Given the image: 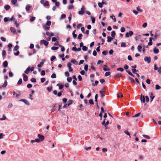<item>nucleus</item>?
I'll return each instance as SVG.
<instances>
[{
	"label": "nucleus",
	"mask_w": 161,
	"mask_h": 161,
	"mask_svg": "<svg viewBox=\"0 0 161 161\" xmlns=\"http://www.w3.org/2000/svg\"><path fill=\"white\" fill-rule=\"evenodd\" d=\"M85 10V8L84 6H82V7L81 9V10L79 11L78 14L81 15H83L84 13Z\"/></svg>",
	"instance_id": "f257e3e1"
},
{
	"label": "nucleus",
	"mask_w": 161,
	"mask_h": 161,
	"mask_svg": "<svg viewBox=\"0 0 161 161\" xmlns=\"http://www.w3.org/2000/svg\"><path fill=\"white\" fill-rule=\"evenodd\" d=\"M133 34V32L132 31H130L129 32H127L125 35V36L126 37H128L129 36H131Z\"/></svg>",
	"instance_id": "f03ea898"
},
{
	"label": "nucleus",
	"mask_w": 161,
	"mask_h": 161,
	"mask_svg": "<svg viewBox=\"0 0 161 161\" xmlns=\"http://www.w3.org/2000/svg\"><path fill=\"white\" fill-rule=\"evenodd\" d=\"M144 60L145 62H147L148 64H149L151 62V58L150 57L146 56L145 57Z\"/></svg>",
	"instance_id": "7ed1b4c3"
},
{
	"label": "nucleus",
	"mask_w": 161,
	"mask_h": 161,
	"mask_svg": "<svg viewBox=\"0 0 161 161\" xmlns=\"http://www.w3.org/2000/svg\"><path fill=\"white\" fill-rule=\"evenodd\" d=\"M40 43L43 44L45 46H47L48 45L49 42L45 40H42L40 41Z\"/></svg>",
	"instance_id": "20e7f679"
},
{
	"label": "nucleus",
	"mask_w": 161,
	"mask_h": 161,
	"mask_svg": "<svg viewBox=\"0 0 161 161\" xmlns=\"http://www.w3.org/2000/svg\"><path fill=\"white\" fill-rule=\"evenodd\" d=\"M38 137L39 138L41 142L43 141L44 139V136L43 135H41L40 134L38 135Z\"/></svg>",
	"instance_id": "39448f33"
},
{
	"label": "nucleus",
	"mask_w": 161,
	"mask_h": 161,
	"mask_svg": "<svg viewBox=\"0 0 161 161\" xmlns=\"http://www.w3.org/2000/svg\"><path fill=\"white\" fill-rule=\"evenodd\" d=\"M22 76L23 77V80L25 81H26L28 80V78L27 75H25V74L23 73L22 74Z\"/></svg>",
	"instance_id": "423d86ee"
},
{
	"label": "nucleus",
	"mask_w": 161,
	"mask_h": 161,
	"mask_svg": "<svg viewBox=\"0 0 161 161\" xmlns=\"http://www.w3.org/2000/svg\"><path fill=\"white\" fill-rule=\"evenodd\" d=\"M20 101L24 102L25 104L27 105H30L29 103L27 100L25 99H21Z\"/></svg>",
	"instance_id": "0eeeda50"
},
{
	"label": "nucleus",
	"mask_w": 161,
	"mask_h": 161,
	"mask_svg": "<svg viewBox=\"0 0 161 161\" xmlns=\"http://www.w3.org/2000/svg\"><path fill=\"white\" fill-rule=\"evenodd\" d=\"M103 70L105 71L110 70V69L107 67V66L106 65H104L103 66Z\"/></svg>",
	"instance_id": "6e6552de"
},
{
	"label": "nucleus",
	"mask_w": 161,
	"mask_h": 161,
	"mask_svg": "<svg viewBox=\"0 0 161 161\" xmlns=\"http://www.w3.org/2000/svg\"><path fill=\"white\" fill-rule=\"evenodd\" d=\"M10 30L14 34L16 33V30L14 27H11L10 28Z\"/></svg>",
	"instance_id": "1a4fd4ad"
},
{
	"label": "nucleus",
	"mask_w": 161,
	"mask_h": 161,
	"mask_svg": "<svg viewBox=\"0 0 161 161\" xmlns=\"http://www.w3.org/2000/svg\"><path fill=\"white\" fill-rule=\"evenodd\" d=\"M35 142H41V141H40V139L38 138L34 140H32L31 141V142L32 143H33Z\"/></svg>",
	"instance_id": "9d476101"
},
{
	"label": "nucleus",
	"mask_w": 161,
	"mask_h": 161,
	"mask_svg": "<svg viewBox=\"0 0 161 161\" xmlns=\"http://www.w3.org/2000/svg\"><path fill=\"white\" fill-rule=\"evenodd\" d=\"M8 65V63L7 61H5L3 63V66L4 68H6L7 67Z\"/></svg>",
	"instance_id": "9b49d317"
},
{
	"label": "nucleus",
	"mask_w": 161,
	"mask_h": 161,
	"mask_svg": "<svg viewBox=\"0 0 161 161\" xmlns=\"http://www.w3.org/2000/svg\"><path fill=\"white\" fill-rule=\"evenodd\" d=\"M31 8V6L30 5L28 4L27 5H26L25 7V9H26V11L27 12L29 11L30 10Z\"/></svg>",
	"instance_id": "f8f14e48"
},
{
	"label": "nucleus",
	"mask_w": 161,
	"mask_h": 161,
	"mask_svg": "<svg viewBox=\"0 0 161 161\" xmlns=\"http://www.w3.org/2000/svg\"><path fill=\"white\" fill-rule=\"evenodd\" d=\"M122 75V74L120 73H117L115 75L114 77L115 78H120L121 76Z\"/></svg>",
	"instance_id": "ddd939ff"
},
{
	"label": "nucleus",
	"mask_w": 161,
	"mask_h": 161,
	"mask_svg": "<svg viewBox=\"0 0 161 161\" xmlns=\"http://www.w3.org/2000/svg\"><path fill=\"white\" fill-rule=\"evenodd\" d=\"M153 52L155 53H158L159 52V50L155 47L153 48Z\"/></svg>",
	"instance_id": "4468645a"
},
{
	"label": "nucleus",
	"mask_w": 161,
	"mask_h": 161,
	"mask_svg": "<svg viewBox=\"0 0 161 161\" xmlns=\"http://www.w3.org/2000/svg\"><path fill=\"white\" fill-rule=\"evenodd\" d=\"M30 67H28L27 69L25 71V73L26 74H28L30 72H31Z\"/></svg>",
	"instance_id": "2eb2a0df"
},
{
	"label": "nucleus",
	"mask_w": 161,
	"mask_h": 161,
	"mask_svg": "<svg viewBox=\"0 0 161 161\" xmlns=\"http://www.w3.org/2000/svg\"><path fill=\"white\" fill-rule=\"evenodd\" d=\"M71 62L75 65H77L78 63L77 61L75 59H72L71 60Z\"/></svg>",
	"instance_id": "dca6fc26"
},
{
	"label": "nucleus",
	"mask_w": 161,
	"mask_h": 161,
	"mask_svg": "<svg viewBox=\"0 0 161 161\" xmlns=\"http://www.w3.org/2000/svg\"><path fill=\"white\" fill-rule=\"evenodd\" d=\"M4 21L5 22H6L8 21H10V18L9 17L4 18Z\"/></svg>",
	"instance_id": "f3484780"
},
{
	"label": "nucleus",
	"mask_w": 161,
	"mask_h": 161,
	"mask_svg": "<svg viewBox=\"0 0 161 161\" xmlns=\"http://www.w3.org/2000/svg\"><path fill=\"white\" fill-rule=\"evenodd\" d=\"M107 41L108 42H110L113 39V38L112 37H110L109 36H108L107 37Z\"/></svg>",
	"instance_id": "a211bd4d"
},
{
	"label": "nucleus",
	"mask_w": 161,
	"mask_h": 161,
	"mask_svg": "<svg viewBox=\"0 0 161 161\" xmlns=\"http://www.w3.org/2000/svg\"><path fill=\"white\" fill-rule=\"evenodd\" d=\"M36 19V17L34 16H31L30 17V21L31 22H32L34 21Z\"/></svg>",
	"instance_id": "6ab92c4d"
},
{
	"label": "nucleus",
	"mask_w": 161,
	"mask_h": 161,
	"mask_svg": "<svg viewBox=\"0 0 161 161\" xmlns=\"http://www.w3.org/2000/svg\"><path fill=\"white\" fill-rule=\"evenodd\" d=\"M141 101L142 102L144 103H145V97H144V96H142V95L141 97Z\"/></svg>",
	"instance_id": "aec40b11"
},
{
	"label": "nucleus",
	"mask_w": 161,
	"mask_h": 161,
	"mask_svg": "<svg viewBox=\"0 0 161 161\" xmlns=\"http://www.w3.org/2000/svg\"><path fill=\"white\" fill-rule=\"evenodd\" d=\"M43 28L46 31H48L50 29V27H47L45 25H43Z\"/></svg>",
	"instance_id": "412c9836"
},
{
	"label": "nucleus",
	"mask_w": 161,
	"mask_h": 161,
	"mask_svg": "<svg viewBox=\"0 0 161 161\" xmlns=\"http://www.w3.org/2000/svg\"><path fill=\"white\" fill-rule=\"evenodd\" d=\"M142 47L141 45H138L137 47V50L139 52L142 51Z\"/></svg>",
	"instance_id": "4be33fe9"
},
{
	"label": "nucleus",
	"mask_w": 161,
	"mask_h": 161,
	"mask_svg": "<svg viewBox=\"0 0 161 161\" xmlns=\"http://www.w3.org/2000/svg\"><path fill=\"white\" fill-rule=\"evenodd\" d=\"M10 8V6L8 5H5L4 6L5 9L6 10H8Z\"/></svg>",
	"instance_id": "5701e85b"
},
{
	"label": "nucleus",
	"mask_w": 161,
	"mask_h": 161,
	"mask_svg": "<svg viewBox=\"0 0 161 161\" xmlns=\"http://www.w3.org/2000/svg\"><path fill=\"white\" fill-rule=\"evenodd\" d=\"M7 84H8L7 82V80H6L4 81L3 85H2V87L3 88L5 87L7 85Z\"/></svg>",
	"instance_id": "b1692460"
},
{
	"label": "nucleus",
	"mask_w": 161,
	"mask_h": 161,
	"mask_svg": "<svg viewBox=\"0 0 161 161\" xmlns=\"http://www.w3.org/2000/svg\"><path fill=\"white\" fill-rule=\"evenodd\" d=\"M6 53L5 50H3L2 51V56L3 57H5L6 55Z\"/></svg>",
	"instance_id": "393cba45"
},
{
	"label": "nucleus",
	"mask_w": 161,
	"mask_h": 161,
	"mask_svg": "<svg viewBox=\"0 0 161 161\" xmlns=\"http://www.w3.org/2000/svg\"><path fill=\"white\" fill-rule=\"evenodd\" d=\"M116 33L115 31H113L111 33V36L113 37H114L115 36Z\"/></svg>",
	"instance_id": "a878e982"
},
{
	"label": "nucleus",
	"mask_w": 161,
	"mask_h": 161,
	"mask_svg": "<svg viewBox=\"0 0 161 161\" xmlns=\"http://www.w3.org/2000/svg\"><path fill=\"white\" fill-rule=\"evenodd\" d=\"M43 64H44L43 62H40V64L37 65L38 67V68L41 67L43 65Z\"/></svg>",
	"instance_id": "bb28decb"
},
{
	"label": "nucleus",
	"mask_w": 161,
	"mask_h": 161,
	"mask_svg": "<svg viewBox=\"0 0 161 161\" xmlns=\"http://www.w3.org/2000/svg\"><path fill=\"white\" fill-rule=\"evenodd\" d=\"M91 19H92V23L93 24H94L95 23V17H91Z\"/></svg>",
	"instance_id": "cd10ccee"
},
{
	"label": "nucleus",
	"mask_w": 161,
	"mask_h": 161,
	"mask_svg": "<svg viewBox=\"0 0 161 161\" xmlns=\"http://www.w3.org/2000/svg\"><path fill=\"white\" fill-rule=\"evenodd\" d=\"M57 86H59V89H61L64 87V85H60L59 84H57Z\"/></svg>",
	"instance_id": "c85d7f7f"
},
{
	"label": "nucleus",
	"mask_w": 161,
	"mask_h": 161,
	"mask_svg": "<svg viewBox=\"0 0 161 161\" xmlns=\"http://www.w3.org/2000/svg\"><path fill=\"white\" fill-rule=\"evenodd\" d=\"M14 23L15 24V25L16 27L18 28L19 27V24L18 23V22H17V21H16V20L14 21Z\"/></svg>",
	"instance_id": "c756f323"
},
{
	"label": "nucleus",
	"mask_w": 161,
	"mask_h": 161,
	"mask_svg": "<svg viewBox=\"0 0 161 161\" xmlns=\"http://www.w3.org/2000/svg\"><path fill=\"white\" fill-rule=\"evenodd\" d=\"M22 79H20L17 82V84L18 85H20L22 83Z\"/></svg>",
	"instance_id": "7c9ffc66"
},
{
	"label": "nucleus",
	"mask_w": 161,
	"mask_h": 161,
	"mask_svg": "<svg viewBox=\"0 0 161 161\" xmlns=\"http://www.w3.org/2000/svg\"><path fill=\"white\" fill-rule=\"evenodd\" d=\"M151 95L150 96V97L151 98L150 100H151V102H152V101L153 100V99L154 98V97L153 96V94L152 92L151 93Z\"/></svg>",
	"instance_id": "2f4dec72"
},
{
	"label": "nucleus",
	"mask_w": 161,
	"mask_h": 161,
	"mask_svg": "<svg viewBox=\"0 0 161 161\" xmlns=\"http://www.w3.org/2000/svg\"><path fill=\"white\" fill-rule=\"evenodd\" d=\"M75 30L73 31V36L74 37V38H75L76 37H77V35L75 33Z\"/></svg>",
	"instance_id": "473e14b6"
},
{
	"label": "nucleus",
	"mask_w": 161,
	"mask_h": 161,
	"mask_svg": "<svg viewBox=\"0 0 161 161\" xmlns=\"http://www.w3.org/2000/svg\"><path fill=\"white\" fill-rule=\"evenodd\" d=\"M19 48V47L18 45H16L15 46L14 49V51H16Z\"/></svg>",
	"instance_id": "72a5a7b5"
},
{
	"label": "nucleus",
	"mask_w": 161,
	"mask_h": 161,
	"mask_svg": "<svg viewBox=\"0 0 161 161\" xmlns=\"http://www.w3.org/2000/svg\"><path fill=\"white\" fill-rule=\"evenodd\" d=\"M161 88V87L158 85H156L155 86V89L156 90H159Z\"/></svg>",
	"instance_id": "f704fd0d"
},
{
	"label": "nucleus",
	"mask_w": 161,
	"mask_h": 161,
	"mask_svg": "<svg viewBox=\"0 0 161 161\" xmlns=\"http://www.w3.org/2000/svg\"><path fill=\"white\" fill-rule=\"evenodd\" d=\"M117 70L118 71H120L121 72H122L124 71V69L120 67L117 68Z\"/></svg>",
	"instance_id": "c9c22d12"
},
{
	"label": "nucleus",
	"mask_w": 161,
	"mask_h": 161,
	"mask_svg": "<svg viewBox=\"0 0 161 161\" xmlns=\"http://www.w3.org/2000/svg\"><path fill=\"white\" fill-rule=\"evenodd\" d=\"M82 49L83 51H86L87 50L88 48L86 46H84L83 47Z\"/></svg>",
	"instance_id": "e433bc0d"
},
{
	"label": "nucleus",
	"mask_w": 161,
	"mask_h": 161,
	"mask_svg": "<svg viewBox=\"0 0 161 161\" xmlns=\"http://www.w3.org/2000/svg\"><path fill=\"white\" fill-rule=\"evenodd\" d=\"M43 5L44 6H48L49 5V2L48 1H46L44 3Z\"/></svg>",
	"instance_id": "4c0bfd02"
},
{
	"label": "nucleus",
	"mask_w": 161,
	"mask_h": 161,
	"mask_svg": "<svg viewBox=\"0 0 161 161\" xmlns=\"http://www.w3.org/2000/svg\"><path fill=\"white\" fill-rule=\"evenodd\" d=\"M108 53V52L107 51H104L102 52V54L105 56Z\"/></svg>",
	"instance_id": "58836bf2"
},
{
	"label": "nucleus",
	"mask_w": 161,
	"mask_h": 161,
	"mask_svg": "<svg viewBox=\"0 0 161 161\" xmlns=\"http://www.w3.org/2000/svg\"><path fill=\"white\" fill-rule=\"evenodd\" d=\"M121 47H126V45L125 44V42H123L121 44Z\"/></svg>",
	"instance_id": "ea45409f"
},
{
	"label": "nucleus",
	"mask_w": 161,
	"mask_h": 161,
	"mask_svg": "<svg viewBox=\"0 0 161 161\" xmlns=\"http://www.w3.org/2000/svg\"><path fill=\"white\" fill-rule=\"evenodd\" d=\"M6 119V117L4 115H3V118H0V120H3Z\"/></svg>",
	"instance_id": "a19ab883"
},
{
	"label": "nucleus",
	"mask_w": 161,
	"mask_h": 161,
	"mask_svg": "<svg viewBox=\"0 0 161 161\" xmlns=\"http://www.w3.org/2000/svg\"><path fill=\"white\" fill-rule=\"evenodd\" d=\"M51 77L53 79L56 78V74L54 73L51 76Z\"/></svg>",
	"instance_id": "79ce46f5"
},
{
	"label": "nucleus",
	"mask_w": 161,
	"mask_h": 161,
	"mask_svg": "<svg viewBox=\"0 0 161 161\" xmlns=\"http://www.w3.org/2000/svg\"><path fill=\"white\" fill-rule=\"evenodd\" d=\"M51 22L50 21H47L46 23V25L47 26H50L51 25Z\"/></svg>",
	"instance_id": "37998d69"
},
{
	"label": "nucleus",
	"mask_w": 161,
	"mask_h": 161,
	"mask_svg": "<svg viewBox=\"0 0 161 161\" xmlns=\"http://www.w3.org/2000/svg\"><path fill=\"white\" fill-rule=\"evenodd\" d=\"M82 34H80L78 36V38L80 40L82 39Z\"/></svg>",
	"instance_id": "c03bdc74"
},
{
	"label": "nucleus",
	"mask_w": 161,
	"mask_h": 161,
	"mask_svg": "<svg viewBox=\"0 0 161 161\" xmlns=\"http://www.w3.org/2000/svg\"><path fill=\"white\" fill-rule=\"evenodd\" d=\"M31 81L33 82H35L36 81V79L34 78H32L31 79Z\"/></svg>",
	"instance_id": "a18cd8bd"
},
{
	"label": "nucleus",
	"mask_w": 161,
	"mask_h": 161,
	"mask_svg": "<svg viewBox=\"0 0 161 161\" xmlns=\"http://www.w3.org/2000/svg\"><path fill=\"white\" fill-rule=\"evenodd\" d=\"M110 72H107L105 73V76H107L110 75Z\"/></svg>",
	"instance_id": "49530a36"
},
{
	"label": "nucleus",
	"mask_w": 161,
	"mask_h": 161,
	"mask_svg": "<svg viewBox=\"0 0 161 161\" xmlns=\"http://www.w3.org/2000/svg\"><path fill=\"white\" fill-rule=\"evenodd\" d=\"M58 48V47H51V49L52 50H56Z\"/></svg>",
	"instance_id": "de8ad7c7"
},
{
	"label": "nucleus",
	"mask_w": 161,
	"mask_h": 161,
	"mask_svg": "<svg viewBox=\"0 0 161 161\" xmlns=\"http://www.w3.org/2000/svg\"><path fill=\"white\" fill-rule=\"evenodd\" d=\"M123 96V95L121 93H119L117 94V97H118L119 98L120 97H122Z\"/></svg>",
	"instance_id": "09e8293b"
},
{
	"label": "nucleus",
	"mask_w": 161,
	"mask_h": 161,
	"mask_svg": "<svg viewBox=\"0 0 161 161\" xmlns=\"http://www.w3.org/2000/svg\"><path fill=\"white\" fill-rule=\"evenodd\" d=\"M17 0H12L11 2L13 4L15 5L17 3Z\"/></svg>",
	"instance_id": "8fccbe9b"
},
{
	"label": "nucleus",
	"mask_w": 161,
	"mask_h": 161,
	"mask_svg": "<svg viewBox=\"0 0 161 161\" xmlns=\"http://www.w3.org/2000/svg\"><path fill=\"white\" fill-rule=\"evenodd\" d=\"M73 103V101L72 100H69L68 101V106H69L70 105L72 104Z\"/></svg>",
	"instance_id": "3c124183"
},
{
	"label": "nucleus",
	"mask_w": 161,
	"mask_h": 161,
	"mask_svg": "<svg viewBox=\"0 0 161 161\" xmlns=\"http://www.w3.org/2000/svg\"><path fill=\"white\" fill-rule=\"evenodd\" d=\"M124 133L126 134L127 135H128L130 136V137H131L130 135V133L127 130H125L124 131Z\"/></svg>",
	"instance_id": "603ef678"
},
{
	"label": "nucleus",
	"mask_w": 161,
	"mask_h": 161,
	"mask_svg": "<svg viewBox=\"0 0 161 161\" xmlns=\"http://www.w3.org/2000/svg\"><path fill=\"white\" fill-rule=\"evenodd\" d=\"M125 29L124 27H122L120 29V31L122 32H123L125 31Z\"/></svg>",
	"instance_id": "864d4df0"
},
{
	"label": "nucleus",
	"mask_w": 161,
	"mask_h": 161,
	"mask_svg": "<svg viewBox=\"0 0 161 161\" xmlns=\"http://www.w3.org/2000/svg\"><path fill=\"white\" fill-rule=\"evenodd\" d=\"M136 9L138 11L140 12H142V10L140 8V7L139 6H138L136 8Z\"/></svg>",
	"instance_id": "5fc2aeb1"
},
{
	"label": "nucleus",
	"mask_w": 161,
	"mask_h": 161,
	"mask_svg": "<svg viewBox=\"0 0 161 161\" xmlns=\"http://www.w3.org/2000/svg\"><path fill=\"white\" fill-rule=\"evenodd\" d=\"M72 78L70 77H69L67 78V80L68 82H70L72 80Z\"/></svg>",
	"instance_id": "6e6d98bb"
},
{
	"label": "nucleus",
	"mask_w": 161,
	"mask_h": 161,
	"mask_svg": "<svg viewBox=\"0 0 161 161\" xmlns=\"http://www.w3.org/2000/svg\"><path fill=\"white\" fill-rule=\"evenodd\" d=\"M142 136L148 139H150V137L148 136L145 135H142Z\"/></svg>",
	"instance_id": "4d7b16f0"
},
{
	"label": "nucleus",
	"mask_w": 161,
	"mask_h": 161,
	"mask_svg": "<svg viewBox=\"0 0 161 161\" xmlns=\"http://www.w3.org/2000/svg\"><path fill=\"white\" fill-rule=\"evenodd\" d=\"M56 58V57L54 56H53L51 58V61H53Z\"/></svg>",
	"instance_id": "13d9d810"
},
{
	"label": "nucleus",
	"mask_w": 161,
	"mask_h": 161,
	"mask_svg": "<svg viewBox=\"0 0 161 161\" xmlns=\"http://www.w3.org/2000/svg\"><path fill=\"white\" fill-rule=\"evenodd\" d=\"M140 114H141V113H139L135 114L134 116H133V117H138V116H139L140 115Z\"/></svg>",
	"instance_id": "bf43d9fd"
},
{
	"label": "nucleus",
	"mask_w": 161,
	"mask_h": 161,
	"mask_svg": "<svg viewBox=\"0 0 161 161\" xmlns=\"http://www.w3.org/2000/svg\"><path fill=\"white\" fill-rule=\"evenodd\" d=\"M98 6L101 8L103 7V4L102 3H98Z\"/></svg>",
	"instance_id": "052dcab7"
},
{
	"label": "nucleus",
	"mask_w": 161,
	"mask_h": 161,
	"mask_svg": "<svg viewBox=\"0 0 161 161\" xmlns=\"http://www.w3.org/2000/svg\"><path fill=\"white\" fill-rule=\"evenodd\" d=\"M32 85L30 84H28L27 85V87L28 88H31L32 87Z\"/></svg>",
	"instance_id": "680f3d73"
},
{
	"label": "nucleus",
	"mask_w": 161,
	"mask_h": 161,
	"mask_svg": "<svg viewBox=\"0 0 161 161\" xmlns=\"http://www.w3.org/2000/svg\"><path fill=\"white\" fill-rule=\"evenodd\" d=\"M14 54L15 56H18L19 54V51H17L16 52L14 53Z\"/></svg>",
	"instance_id": "e2e57ef3"
},
{
	"label": "nucleus",
	"mask_w": 161,
	"mask_h": 161,
	"mask_svg": "<svg viewBox=\"0 0 161 161\" xmlns=\"http://www.w3.org/2000/svg\"><path fill=\"white\" fill-rule=\"evenodd\" d=\"M124 68L125 69H128L129 66L127 64H125L124 66Z\"/></svg>",
	"instance_id": "0e129e2a"
},
{
	"label": "nucleus",
	"mask_w": 161,
	"mask_h": 161,
	"mask_svg": "<svg viewBox=\"0 0 161 161\" xmlns=\"http://www.w3.org/2000/svg\"><path fill=\"white\" fill-rule=\"evenodd\" d=\"M89 102L91 104H93L94 102L92 99H90L89 100Z\"/></svg>",
	"instance_id": "69168bd1"
},
{
	"label": "nucleus",
	"mask_w": 161,
	"mask_h": 161,
	"mask_svg": "<svg viewBox=\"0 0 161 161\" xmlns=\"http://www.w3.org/2000/svg\"><path fill=\"white\" fill-rule=\"evenodd\" d=\"M9 77H12L13 76V73L11 71H10L9 72Z\"/></svg>",
	"instance_id": "338daca9"
},
{
	"label": "nucleus",
	"mask_w": 161,
	"mask_h": 161,
	"mask_svg": "<svg viewBox=\"0 0 161 161\" xmlns=\"http://www.w3.org/2000/svg\"><path fill=\"white\" fill-rule=\"evenodd\" d=\"M158 72L159 74H161V67L158 68Z\"/></svg>",
	"instance_id": "774afa93"
}]
</instances>
